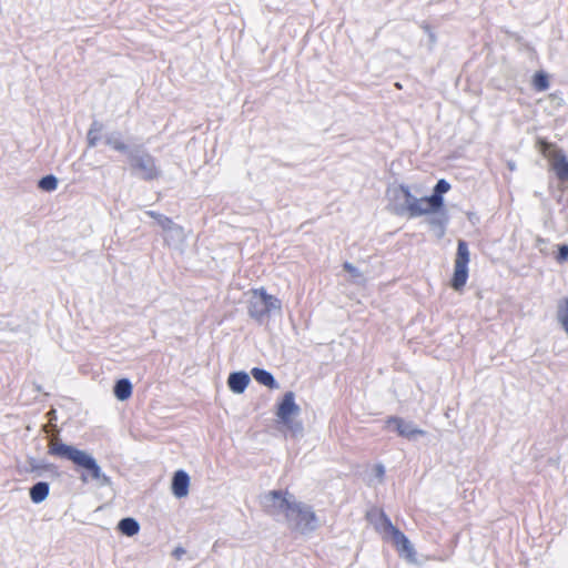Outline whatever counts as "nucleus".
I'll list each match as a JSON object with an SVG mask.
<instances>
[{
  "label": "nucleus",
  "mask_w": 568,
  "mask_h": 568,
  "mask_svg": "<svg viewBox=\"0 0 568 568\" xmlns=\"http://www.w3.org/2000/svg\"><path fill=\"white\" fill-rule=\"evenodd\" d=\"M424 31L427 33L428 36V41H429V48H432L435 43H436V36L435 33L432 31L430 27L425 24L423 27Z\"/></svg>",
  "instance_id": "nucleus-31"
},
{
  "label": "nucleus",
  "mask_w": 568,
  "mask_h": 568,
  "mask_svg": "<svg viewBox=\"0 0 568 568\" xmlns=\"http://www.w3.org/2000/svg\"><path fill=\"white\" fill-rule=\"evenodd\" d=\"M508 166H509L510 170H515V164L514 163L509 162Z\"/></svg>",
  "instance_id": "nucleus-35"
},
{
  "label": "nucleus",
  "mask_w": 568,
  "mask_h": 568,
  "mask_svg": "<svg viewBox=\"0 0 568 568\" xmlns=\"http://www.w3.org/2000/svg\"><path fill=\"white\" fill-rule=\"evenodd\" d=\"M163 231L171 232L173 235L180 237L183 234V229L175 224L172 219L165 215H159V222H156Z\"/></svg>",
  "instance_id": "nucleus-22"
},
{
  "label": "nucleus",
  "mask_w": 568,
  "mask_h": 568,
  "mask_svg": "<svg viewBox=\"0 0 568 568\" xmlns=\"http://www.w3.org/2000/svg\"><path fill=\"white\" fill-rule=\"evenodd\" d=\"M186 550L181 547V546H178L174 548V550L172 551V556L176 559V560H181L183 555H185Z\"/></svg>",
  "instance_id": "nucleus-32"
},
{
  "label": "nucleus",
  "mask_w": 568,
  "mask_h": 568,
  "mask_svg": "<svg viewBox=\"0 0 568 568\" xmlns=\"http://www.w3.org/2000/svg\"><path fill=\"white\" fill-rule=\"evenodd\" d=\"M384 473H385L384 466L383 465H377L376 466V475L378 477H382L384 475Z\"/></svg>",
  "instance_id": "nucleus-33"
},
{
  "label": "nucleus",
  "mask_w": 568,
  "mask_h": 568,
  "mask_svg": "<svg viewBox=\"0 0 568 568\" xmlns=\"http://www.w3.org/2000/svg\"><path fill=\"white\" fill-rule=\"evenodd\" d=\"M116 529L126 537H133L139 534L140 524L133 517H124L118 523Z\"/></svg>",
  "instance_id": "nucleus-19"
},
{
  "label": "nucleus",
  "mask_w": 568,
  "mask_h": 568,
  "mask_svg": "<svg viewBox=\"0 0 568 568\" xmlns=\"http://www.w3.org/2000/svg\"><path fill=\"white\" fill-rule=\"evenodd\" d=\"M48 453L54 457L72 462L81 470L80 480L82 483L87 484L92 480L101 487L111 485V478L102 471L97 459L88 452L58 439L50 442Z\"/></svg>",
  "instance_id": "nucleus-1"
},
{
  "label": "nucleus",
  "mask_w": 568,
  "mask_h": 568,
  "mask_svg": "<svg viewBox=\"0 0 568 568\" xmlns=\"http://www.w3.org/2000/svg\"><path fill=\"white\" fill-rule=\"evenodd\" d=\"M532 85L537 91H545L549 88L548 74L544 71H537L532 77Z\"/></svg>",
  "instance_id": "nucleus-24"
},
{
  "label": "nucleus",
  "mask_w": 568,
  "mask_h": 568,
  "mask_svg": "<svg viewBox=\"0 0 568 568\" xmlns=\"http://www.w3.org/2000/svg\"><path fill=\"white\" fill-rule=\"evenodd\" d=\"M376 529L379 530L384 538H392L399 529L393 525L388 516L382 510L379 519L376 523Z\"/></svg>",
  "instance_id": "nucleus-20"
},
{
  "label": "nucleus",
  "mask_w": 568,
  "mask_h": 568,
  "mask_svg": "<svg viewBox=\"0 0 568 568\" xmlns=\"http://www.w3.org/2000/svg\"><path fill=\"white\" fill-rule=\"evenodd\" d=\"M558 320L568 334V297L565 298L564 306L558 311Z\"/></svg>",
  "instance_id": "nucleus-26"
},
{
  "label": "nucleus",
  "mask_w": 568,
  "mask_h": 568,
  "mask_svg": "<svg viewBox=\"0 0 568 568\" xmlns=\"http://www.w3.org/2000/svg\"><path fill=\"white\" fill-rule=\"evenodd\" d=\"M470 261V253L468 244L465 240H458L457 252L454 263V273L450 280V286L455 291H460L468 280V263Z\"/></svg>",
  "instance_id": "nucleus-7"
},
{
  "label": "nucleus",
  "mask_w": 568,
  "mask_h": 568,
  "mask_svg": "<svg viewBox=\"0 0 568 568\" xmlns=\"http://www.w3.org/2000/svg\"><path fill=\"white\" fill-rule=\"evenodd\" d=\"M432 214L433 216L427 219V223L434 231H436L437 237L440 239L445 235L446 226L449 222L448 212L443 207L440 212Z\"/></svg>",
  "instance_id": "nucleus-13"
},
{
  "label": "nucleus",
  "mask_w": 568,
  "mask_h": 568,
  "mask_svg": "<svg viewBox=\"0 0 568 568\" xmlns=\"http://www.w3.org/2000/svg\"><path fill=\"white\" fill-rule=\"evenodd\" d=\"M301 413V407L295 403V394L286 392L276 407V416L278 422L283 424L292 435L300 436L303 434L304 427L302 422L294 420L293 416Z\"/></svg>",
  "instance_id": "nucleus-6"
},
{
  "label": "nucleus",
  "mask_w": 568,
  "mask_h": 568,
  "mask_svg": "<svg viewBox=\"0 0 568 568\" xmlns=\"http://www.w3.org/2000/svg\"><path fill=\"white\" fill-rule=\"evenodd\" d=\"M551 165H552V170L556 173V176L560 181L567 182L568 181V160H567V156L565 154L557 155L554 159Z\"/></svg>",
  "instance_id": "nucleus-21"
},
{
  "label": "nucleus",
  "mask_w": 568,
  "mask_h": 568,
  "mask_svg": "<svg viewBox=\"0 0 568 568\" xmlns=\"http://www.w3.org/2000/svg\"><path fill=\"white\" fill-rule=\"evenodd\" d=\"M390 540L402 555H405L407 558L415 556V549L412 542L400 530H398Z\"/></svg>",
  "instance_id": "nucleus-14"
},
{
  "label": "nucleus",
  "mask_w": 568,
  "mask_h": 568,
  "mask_svg": "<svg viewBox=\"0 0 568 568\" xmlns=\"http://www.w3.org/2000/svg\"><path fill=\"white\" fill-rule=\"evenodd\" d=\"M282 302L276 296L268 294L265 288L252 290L247 305V313L257 323H264L273 313L281 314Z\"/></svg>",
  "instance_id": "nucleus-3"
},
{
  "label": "nucleus",
  "mask_w": 568,
  "mask_h": 568,
  "mask_svg": "<svg viewBox=\"0 0 568 568\" xmlns=\"http://www.w3.org/2000/svg\"><path fill=\"white\" fill-rule=\"evenodd\" d=\"M287 525L292 530L302 535L315 531L320 527V521L313 508L302 501L293 504L291 511L286 516Z\"/></svg>",
  "instance_id": "nucleus-5"
},
{
  "label": "nucleus",
  "mask_w": 568,
  "mask_h": 568,
  "mask_svg": "<svg viewBox=\"0 0 568 568\" xmlns=\"http://www.w3.org/2000/svg\"><path fill=\"white\" fill-rule=\"evenodd\" d=\"M105 144L111 149L125 154L126 156L132 151V146H129L122 141V134L119 131L110 132L105 135Z\"/></svg>",
  "instance_id": "nucleus-15"
},
{
  "label": "nucleus",
  "mask_w": 568,
  "mask_h": 568,
  "mask_svg": "<svg viewBox=\"0 0 568 568\" xmlns=\"http://www.w3.org/2000/svg\"><path fill=\"white\" fill-rule=\"evenodd\" d=\"M189 487H190V476L189 474L183 470L179 469L173 474L172 480H171V490L172 494L176 498H183L186 497L189 494Z\"/></svg>",
  "instance_id": "nucleus-11"
},
{
  "label": "nucleus",
  "mask_w": 568,
  "mask_h": 568,
  "mask_svg": "<svg viewBox=\"0 0 568 568\" xmlns=\"http://www.w3.org/2000/svg\"><path fill=\"white\" fill-rule=\"evenodd\" d=\"M146 214L149 216L153 217L156 222H159V215H161L160 213L154 212V211H148Z\"/></svg>",
  "instance_id": "nucleus-34"
},
{
  "label": "nucleus",
  "mask_w": 568,
  "mask_h": 568,
  "mask_svg": "<svg viewBox=\"0 0 568 568\" xmlns=\"http://www.w3.org/2000/svg\"><path fill=\"white\" fill-rule=\"evenodd\" d=\"M100 141V135L95 133L88 132L87 134V142L89 148L97 146L98 142Z\"/></svg>",
  "instance_id": "nucleus-29"
},
{
  "label": "nucleus",
  "mask_w": 568,
  "mask_h": 568,
  "mask_svg": "<svg viewBox=\"0 0 568 568\" xmlns=\"http://www.w3.org/2000/svg\"><path fill=\"white\" fill-rule=\"evenodd\" d=\"M387 196L390 201L392 211L396 215L407 214L409 217L428 215L426 207H423L424 196L416 197L410 186L406 184H393L387 189Z\"/></svg>",
  "instance_id": "nucleus-2"
},
{
  "label": "nucleus",
  "mask_w": 568,
  "mask_h": 568,
  "mask_svg": "<svg viewBox=\"0 0 568 568\" xmlns=\"http://www.w3.org/2000/svg\"><path fill=\"white\" fill-rule=\"evenodd\" d=\"M262 503L268 511L274 509L283 513L286 517L296 500L293 495L287 494V496H284L281 490H271L263 497Z\"/></svg>",
  "instance_id": "nucleus-8"
},
{
  "label": "nucleus",
  "mask_w": 568,
  "mask_h": 568,
  "mask_svg": "<svg viewBox=\"0 0 568 568\" xmlns=\"http://www.w3.org/2000/svg\"><path fill=\"white\" fill-rule=\"evenodd\" d=\"M50 491V485L47 481H37L29 489V496L32 503L40 504L44 501Z\"/></svg>",
  "instance_id": "nucleus-18"
},
{
  "label": "nucleus",
  "mask_w": 568,
  "mask_h": 568,
  "mask_svg": "<svg viewBox=\"0 0 568 568\" xmlns=\"http://www.w3.org/2000/svg\"><path fill=\"white\" fill-rule=\"evenodd\" d=\"M251 382L250 375L244 372H233L229 375L227 386L234 394H242Z\"/></svg>",
  "instance_id": "nucleus-12"
},
{
  "label": "nucleus",
  "mask_w": 568,
  "mask_h": 568,
  "mask_svg": "<svg viewBox=\"0 0 568 568\" xmlns=\"http://www.w3.org/2000/svg\"><path fill=\"white\" fill-rule=\"evenodd\" d=\"M130 168L140 179L153 181L161 176V170L155 159L142 146L134 145L126 156Z\"/></svg>",
  "instance_id": "nucleus-4"
},
{
  "label": "nucleus",
  "mask_w": 568,
  "mask_h": 568,
  "mask_svg": "<svg viewBox=\"0 0 568 568\" xmlns=\"http://www.w3.org/2000/svg\"><path fill=\"white\" fill-rule=\"evenodd\" d=\"M132 390L133 385L129 378H120L114 383L113 395L120 402L129 399L132 395Z\"/></svg>",
  "instance_id": "nucleus-17"
},
{
  "label": "nucleus",
  "mask_w": 568,
  "mask_h": 568,
  "mask_svg": "<svg viewBox=\"0 0 568 568\" xmlns=\"http://www.w3.org/2000/svg\"><path fill=\"white\" fill-rule=\"evenodd\" d=\"M556 260L559 263H564V262L568 261V245L567 244H560L558 246Z\"/></svg>",
  "instance_id": "nucleus-27"
},
{
  "label": "nucleus",
  "mask_w": 568,
  "mask_h": 568,
  "mask_svg": "<svg viewBox=\"0 0 568 568\" xmlns=\"http://www.w3.org/2000/svg\"><path fill=\"white\" fill-rule=\"evenodd\" d=\"M387 425L389 427L394 426V429L398 433L399 436L409 440L415 439L418 435L423 436L426 434L425 430L418 428L413 422H406L397 416L388 417Z\"/></svg>",
  "instance_id": "nucleus-10"
},
{
  "label": "nucleus",
  "mask_w": 568,
  "mask_h": 568,
  "mask_svg": "<svg viewBox=\"0 0 568 568\" xmlns=\"http://www.w3.org/2000/svg\"><path fill=\"white\" fill-rule=\"evenodd\" d=\"M31 470L36 471L38 476H41L43 471H51L58 475V469L53 464L45 463L43 460L32 459L30 462Z\"/></svg>",
  "instance_id": "nucleus-23"
},
{
  "label": "nucleus",
  "mask_w": 568,
  "mask_h": 568,
  "mask_svg": "<svg viewBox=\"0 0 568 568\" xmlns=\"http://www.w3.org/2000/svg\"><path fill=\"white\" fill-rule=\"evenodd\" d=\"M251 375L258 384L263 386H266L271 389L278 388V383L276 382L273 374L264 368L254 367L251 371Z\"/></svg>",
  "instance_id": "nucleus-16"
},
{
  "label": "nucleus",
  "mask_w": 568,
  "mask_h": 568,
  "mask_svg": "<svg viewBox=\"0 0 568 568\" xmlns=\"http://www.w3.org/2000/svg\"><path fill=\"white\" fill-rule=\"evenodd\" d=\"M343 268L344 271H346L348 274H351L353 277H359L362 276V273L359 272V270L354 266L352 263L349 262H345L343 264Z\"/></svg>",
  "instance_id": "nucleus-28"
},
{
  "label": "nucleus",
  "mask_w": 568,
  "mask_h": 568,
  "mask_svg": "<svg viewBox=\"0 0 568 568\" xmlns=\"http://www.w3.org/2000/svg\"><path fill=\"white\" fill-rule=\"evenodd\" d=\"M38 187L45 192H52L58 187V179L53 174L42 176L38 181Z\"/></svg>",
  "instance_id": "nucleus-25"
},
{
  "label": "nucleus",
  "mask_w": 568,
  "mask_h": 568,
  "mask_svg": "<svg viewBox=\"0 0 568 568\" xmlns=\"http://www.w3.org/2000/svg\"><path fill=\"white\" fill-rule=\"evenodd\" d=\"M102 130H103L102 122H100L98 120H93L88 132L100 134L102 132Z\"/></svg>",
  "instance_id": "nucleus-30"
},
{
  "label": "nucleus",
  "mask_w": 568,
  "mask_h": 568,
  "mask_svg": "<svg viewBox=\"0 0 568 568\" xmlns=\"http://www.w3.org/2000/svg\"><path fill=\"white\" fill-rule=\"evenodd\" d=\"M450 190V184L447 180L440 179L435 184L433 192L428 196H424L425 203H427V214L438 213L445 206L444 194Z\"/></svg>",
  "instance_id": "nucleus-9"
}]
</instances>
